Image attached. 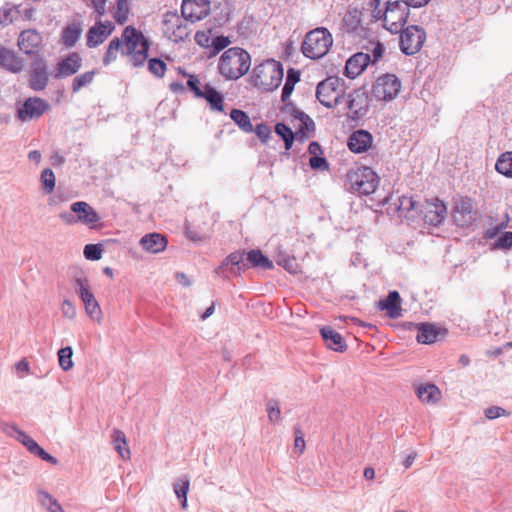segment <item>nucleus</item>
<instances>
[{"label":"nucleus","instance_id":"3","mask_svg":"<svg viewBox=\"0 0 512 512\" xmlns=\"http://www.w3.org/2000/svg\"><path fill=\"white\" fill-rule=\"evenodd\" d=\"M372 16L376 20H383L384 27L392 33H398L405 25L409 7L403 1L381 3L371 6Z\"/></svg>","mask_w":512,"mask_h":512},{"label":"nucleus","instance_id":"39","mask_svg":"<svg viewBox=\"0 0 512 512\" xmlns=\"http://www.w3.org/2000/svg\"><path fill=\"white\" fill-rule=\"evenodd\" d=\"M130 6L128 0H117L116 5L113 10V18L114 20L122 25L124 24L129 17Z\"/></svg>","mask_w":512,"mask_h":512},{"label":"nucleus","instance_id":"36","mask_svg":"<svg viewBox=\"0 0 512 512\" xmlns=\"http://www.w3.org/2000/svg\"><path fill=\"white\" fill-rule=\"evenodd\" d=\"M495 169L505 177L512 178V151L504 152L498 157Z\"/></svg>","mask_w":512,"mask_h":512},{"label":"nucleus","instance_id":"58","mask_svg":"<svg viewBox=\"0 0 512 512\" xmlns=\"http://www.w3.org/2000/svg\"><path fill=\"white\" fill-rule=\"evenodd\" d=\"M15 372L18 377L22 378L29 374L30 372V365L26 358H23L19 362L15 364Z\"/></svg>","mask_w":512,"mask_h":512},{"label":"nucleus","instance_id":"4","mask_svg":"<svg viewBox=\"0 0 512 512\" xmlns=\"http://www.w3.org/2000/svg\"><path fill=\"white\" fill-rule=\"evenodd\" d=\"M283 75V67L280 62L266 60L253 69L251 81L255 87L263 91H273L281 84Z\"/></svg>","mask_w":512,"mask_h":512},{"label":"nucleus","instance_id":"56","mask_svg":"<svg viewBox=\"0 0 512 512\" xmlns=\"http://www.w3.org/2000/svg\"><path fill=\"white\" fill-rule=\"evenodd\" d=\"M34 455L39 456L42 460L47 461V462H49V463H51L53 465H56L58 463V460L55 457H53L52 455L47 453L35 441H34Z\"/></svg>","mask_w":512,"mask_h":512},{"label":"nucleus","instance_id":"45","mask_svg":"<svg viewBox=\"0 0 512 512\" xmlns=\"http://www.w3.org/2000/svg\"><path fill=\"white\" fill-rule=\"evenodd\" d=\"M454 211L460 214H471L473 211V201L469 197H459L454 202Z\"/></svg>","mask_w":512,"mask_h":512},{"label":"nucleus","instance_id":"38","mask_svg":"<svg viewBox=\"0 0 512 512\" xmlns=\"http://www.w3.org/2000/svg\"><path fill=\"white\" fill-rule=\"evenodd\" d=\"M230 117L244 132L253 131V125L246 112L238 109H233L230 113Z\"/></svg>","mask_w":512,"mask_h":512},{"label":"nucleus","instance_id":"18","mask_svg":"<svg viewBox=\"0 0 512 512\" xmlns=\"http://www.w3.org/2000/svg\"><path fill=\"white\" fill-rule=\"evenodd\" d=\"M370 61L369 53L358 52L352 55L346 62L345 75L350 79L356 78L366 69Z\"/></svg>","mask_w":512,"mask_h":512},{"label":"nucleus","instance_id":"29","mask_svg":"<svg viewBox=\"0 0 512 512\" xmlns=\"http://www.w3.org/2000/svg\"><path fill=\"white\" fill-rule=\"evenodd\" d=\"M115 450L124 460L130 458V449L127 445V439L123 431L114 429L111 435Z\"/></svg>","mask_w":512,"mask_h":512},{"label":"nucleus","instance_id":"30","mask_svg":"<svg viewBox=\"0 0 512 512\" xmlns=\"http://www.w3.org/2000/svg\"><path fill=\"white\" fill-rule=\"evenodd\" d=\"M2 430L8 436L21 442L28 451L32 452V439L14 424H3Z\"/></svg>","mask_w":512,"mask_h":512},{"label":"nucleus","instance_id":"44","mask_svg":"<svg viewBox=\"0 0 512 512\" xmlns=\"http://www.w3.org/2000/svg\"><path fill=\"white\" fill-rule=\"evenodd\" d=\"M367 52L371 56V61L373 64L378 62L384 54L385 48L382 43L379 41H371L369 42V45L366 47Z\"/></svg>","mask_w":512,"mask_h":512},{"label":"nucleus","instance_id":"47","mask_svg":"<svg viewBox=\"0 0 512 512\" xmlns=\"http://www.w3.org/2000/svg\"><path fill=\"white\" fill-rule=\"evenodd\" d=\"M185 234L189 240L195 243L204 241L208 235L201 232L199 226H184Z\"/></svg>","mask_w":512,"mask_h":512},{"label":"nucleus","instance_id":"24","mask_svg":"<svg viewBox=\"0 0 512 512\" xmlns=\"http://www.w3.org/2000/svg\"><path fill=\"white\" fill-rule=\"evenodd\" d=\"M140 245L151 253H159L167 246V239L160 233H149L140 239Z\"/></svg>","mask_w":512,"mask_h":512},{"label":"nucleus","instance_id":"59","mask_svg":"<svg viewBox=\"0 0 512 512\" xmlns=\"http://www.w3.org/2000/svg\"><path fill=\"white\" fill-rule=\"evenodd\" d=\"M62 314L68 319H74L76 316V308L70 300H64L62 303Z\"/></svg>","mask_w":512,"mask_h":512},{"label":"nucleus","instance_id":"6","mask_svg":"<svg viewBox=\"0 0 512 512\" xmlns=\"http://www.w3.org/2000/svg\"><path fill=\"white\" fill-rule=\"evenodd\" d=\"M180 72L187 77V87L194 97L206 100L211 110L223 112L224 97L216 88L210 84H204L199 75L188 74L183 70Z\"/></svg>","mask_w":512,"mask_h":512},{"label":"nucleus","instance_id":"33","mask_svg":"<svg viewBox=\"0 0 512 512\" xmlns=\"http://www.w3.org/2000/svg\"><path fill=\"white\" fill-rule=\"evenodd\" d=\"M190 487V480L188 476H182L177 478L173 483V490L177 498L180 500L181 507L187 508V494Z\"/></svg>","mask_w":512,"mask_h":512},{"label":"nucleus","instance_id":"8","mask_svg":"<svg viewBox=\"0 0 512 512\" xmlns=\"http://www.w3.org/2000/svg\"><path fill=\"white\" fill-rule=\"evenodd\" d=\"M347 181L352 191L359 195H370L375 192L379 178L369 167H357L347 174Z\"/></svg>","mask_w":512,"mask_h":512},{"label":"nucleus","instance_id":"17","mask_svg":"<svg viewBox=\"0 0 512 512\" xmlns=\"http://www.w3.org/2000/svg\"><path fill=\"white\" fill-rule=\"evenodd\" d=\"M447 213V206L439 198L427 200L424 221L426 224H441Z\"/></svg>","mask_w":512,"mask_h":512},{"label":"nucleus","instance_id":"1","mask_svg":"<svg viewBox=\"0 0 512 512\" xmlns=\"http://www.w3.org/2000/svg\"><path fill=\"white\" fill-rule=\"evenodd\" d=\"M150 43L143 32L132 25L126 26L120 36L112 38L103 55L102 63L109 66L119 56L124 57L134 67L142 66L147 58Z\"/></svg>","mask_w":512,"mask_h":512},{"label":"nucleus","instance_id":"35","mask_svg":"<svg viewBox=\"0 0 512 512\" xmlns=\"http://www.w3.org/2000/svg\"><path fill=\"white\" fill-rule=\"evenodd\" d=\"M295 118L300 122L297 135L302 139H306L309 136V132L314 130L313 120L304 112L296 111Z\"/></svg>","mask_w":512,"mask_h":512},{"label":"nucleus","instance_id":"27","mask_svg":"<svg viewBox=\"0 0 512 512\" xmlns=\"http://www.w3.org/2000/svg\"><path fill=\"white\" fill-rule=\"evenodd\" d=\"M82 25L79 22L68 24L61 33V40L65 47H73L82 34Z\"/></svg>","mask_w":512,"mask_h":512},{"label":"nucleus","instance_id":"48","mask_svg":"<svg viewBox=\"0 0 512 512\" xmlns=\"http://www.w3.org/2000/svg\"><path fill=\"white\" fill-rule=\"evenodd\" d=\"M102 247L100 244H87L84 247V256L87 260L96 261L102 257Z\"/></svg>","mask_w":512,"mask_h":512},{"label":"nucleus","instance_id":"11","mask_svg":"<svg viewBox=\"0 0 512 512\" xmlns=\"http://www.w3.org/2000/svg\"><path fill=\"white\" fill-rule=\"evenodd\" d=\"M31 18L32 8L29 5H6L0 9V24L2 26L14 24L18 28H25Z\"/></svg>","mask_w":512,"mask_h":512},{"label":"nucleus","instance_id":"23","mask_svg":"<svg viewBox=\"0 0 512 512\" xmlns=\"http://www.w3.org/2000/svg\"><path fill=\"white\" fill-rule=\"evenodd\" d=\"M321 336L329 349L336 352H344L347 345L343 337L329 326H325L320 330Z\"/></svg>","mask_w":512,"mask_h":512},{"label":"nucleus","instance_id":"60","mask_svg":"<svg viewBox=\"0 0 512 512\" xmlns=\"http://www.w3.org/2000/svg\"><path fill=\"white\" fill-rule=\"evenodd\" d=\"M257 137L262 141V142H267V140L269 139L270 137V134H271V130L270 128L266 125V124H258L256 126V128L254 129Z\"/></svg>","mask_w":512,"mask_h":512},{"label":"nucleus","instance_id":"51","mask_svg":"<svg viewBox=\"0 0 512 512\" xmlns=\"http://www.w3.org/2000/svg\"><path fill=\"white\" fill-rule=\"evenodd\" d=\"M512 247V232H505L491 245V249H509Z\"/></svg>","mask_w":512,"mask_h":512},{"label":"nucleus","instance_id":"61","mask_svg":"<svg viewBox=\"0 0 512 512\" xmlns=\"http://www.w3.org/2000/svg\"><path fill=\"white\" fill-rule=\"evenodd\" d=\"M310 166L313 169H327L328 164L325 158L319 156H312L309 160Z\"/></svg>","mask_w":512,"mask_h":512},{"label":"nucleus","instance_id":"55","mask_svg":"<svg viewBox=\"0 0 512 512\" xmlns=\"http://www.w3.org/2000/svg\"><path fill=\"white\" fill-rule=\"evenodd\" d=\"M295 440H294V451L301 454L305 450V440L304 435L300 429V427L296 426L294 428Z\"/></svg>","mask_w":512,"mask_h":512},{"label":"nucleus","instance_id":"12","mask_svg":"<svg viewBox=\"0 0 512 512\" xmlns=\"http://www.w3.org/2000/svg\"><path fill=\"white\" fill-rule=\"evenodd\" d=\"M75 291L82 300L87 315L97 322H100L102 312L99 303L91 292L90 284L87 278L75 279Z\"/></svg>","mask_w":512,"mask_h":512},{"label":"nucleus","instance_id":"57","mask_svg":"<svg viewBox=\"0 0 512 512\" xmlns=\"http://www.w3.org/2000/svg\"><path fill=\"white\" fill-rule=\"evenodd\" d=\"M50 108V105L45 100L34 98V117H40Z\"/></svg>","mask_w":512,"mask_h":512},{"label":"nucleus","instance_id":"31","mask_svg":"<svg viewBox=\"0 0 512 512\" xmlns=\"http://www.w3.org/2000/svg\"><path fill=\"white\" fill-rule=\"evenodd\" d=\"M343 26L348 33H358L362 30L361 12L357 9L348 11L343 18Z\"/></svg>","mask_w":512,"mask_h":512},{"label":"nucleus","instance_id":"52","mask_svg":"<svg viewBox=\"0 0 512 512\" xmlns=\"http://www.w3.org/2000/svg\"><path fill=\"white\" fill-rule=\"evenodd\" d=\"M211 30L198 31L195 34V41L198 45L204 48L211 47L212 45Z\"/></svg>","mask_w":512,"mask_h":512},{"label":"nucleus","instance_id":"9","mask_svg":"<svg viewBox=\"0 0 512 512\" xmlns=\"http://www.w3.org/2000/svg\"><path fill=\"white\" fill-rule=\"evenodd\" d=\"M182 15L176 12H167L163 16L162 31L164 35L172 42L179 43L187 40L191 34V29Z\"/></svg>","mask_w":512,"mask_h":512},{"label":"nucleus","instance_id":"15","mask_svg":"<svg viewBox=\"0 0 512 512\" xmlns=\"http://www.w3.org/2000/svg\"><path fill=\"white\" fill-rule=\"evenodd\" d=\"M83 60L78 52H71L61 58L54 69V78L61 79L75 75L82 67Z\"/></svg>","mask_w":512,"mask_h":512},{"label":"nucleus","instance_id":"54","mask_svg":"<svg viewBox=\"0 0 512 512\" xmlns=\"http://www.w3.org/2000/svg\"><path fill=\"white\" fill-rule=\"evenodd\" d=\"M230 43H231V41H230L229 37L217 36L216 38H214L212 40L211 47L213 48V53L214 54L219 53L221 50L228 47L230 45Z\"/></svg>","mask_w":512,"mask_h":512},{"label":"nucleus","instance_id":"14","mask_svg":"<svg viewBox=\"0 0 512 512\" xmlns=\"http://www.w3.org/2000/svg\"><path fill=\"white\" fill-rule=\"evenodd\" d=\"M115 25L111 21H96L86 33V45L95 48L105 42L114 32Z\"/></svg>","mask_w":512,"mask_h":512},{"label":"nucleus","instance_id":"34","mask_svg":"<svg viewBox=\"0 0 512 512\" xmlns=\"http://www.w3.org/2000/svg\"><path fill=\"white\" fill-rule=\"evenodd\" d=\"M246 261L253 267H260L265 270L273 268V263L263 253L258 250H251L246 254Z\"/></svg>","mask_w":512,"mask_h":512},{"label":"nucleus","instance_id":"50","mask_svg":"<svg viewBox=\"0 0 512 512\" xmlns=\"http://www.w3.org/2000/svg\"><path fill=\"white\" fill-rule=\"evenodd\" d=\"M17 118L21 121L32 118V98H27L17 109Z\"/></svg>","mask_w":512,"mask_h":512},{"label":"nucleus","instance_id":"28","mask_svg":"<svg viewBox=\"0 0 512 512\" xmlns=\"http://www.w3.org/2000/svg\"><path fill=\"white\" fill-rule=\"evenodd\" d=\"M418 398L428 404H436L441 399V391L434 384L420 385L416 390Z\"/></svg>","mask_w":512,"mask_h":512},{"label":"nucleus","instance_id":"62","mask_svg":"<svg viewBox=\"0 0 512 512\" xmlns=\"http://www.w3.org/2000/svg\"><path fill=\"white\" fill-rule=\"evenodd\" d=\"M44 501H49L48 511L49 512H65L58 501L52 496H44Z\"/></svg>","mask_w":512,"mask_h":512},{"label":"nucleus","instance_id":"63","mask_svg":"<svg viewBox=\"0 0 512 512\" xmlns=\"http://www.w3.org/2000/svg\"><path fill=\"white\" fill-rule=\"evenodd\" d=\"M106 3L107 0H91V6L99 16H103L106 13Z\"/></svg>","mask_w":512,"mask_h":512},{"label":"nucleus","instance_id":"13","mask_svg":"<svg viewBox=\"0 0 512 512\" xmlns=\"http://www.w3.org/2000/svg\"><path fill=\"white\" fill-rule=\"evenodd\" d=\"M426 39L425 31L418 26H408L400 35V47L406 55L416 54Z\"/></svg>","mask_w":512,"mask_h":512},{"label":"nucleus","instance_id":"37","mask_svg":"<svg viewBox=\"0 0 512 512\" xmlns=\"http://www.w3.org/2000/svg\"><path fill=\"white\" fill-rule=\"evenodd\" d=\"M96 72L94 70L86 71L82 74L77 75L71 84V90L73 93L79 92L82 88L91 85L95 79Z\"/></svg>","mask_w":512,"mask_h":512},{"label":"nucleus","instance_id":"53","mask_svg":"<svg viewBox=\"0 0 512 512\" xmlns=\"http://www.w3.org/2000/svg\"><path fill=\"white\" fill-rule=\"evenodd\" d=\"M484 415L486 418L493 420L501 416H508L509 412H507L504 408L499 406H491L484 410Z\"/></svg>","mask_w":512,"mask_h":512},{"label":"nucleus","instance_id":"10","mask_svg":"<svg viewBox=\"0 0 512 512\" xmlns=\"http://www.w3.org/2000/svg\"><path fill=\"white\" fill-rule=\"evenodd\" d=\"M401 87V81L396 75L382 74L373 84L371 96L377 101L390 102L398 96Z\"/></svg>","mask_w":512,"mask_h":512},{"label":"nucleus","instance_id":"64","mask_svg":"<svg viewBox=\"0 0 512 512\" xmlns=\"http://www.w3.org/2000/svg\"><path fill=\"white\" fill-rule=\"evenodd\" d=\"M294 87H295L294 84L285 81L284 87L282 89V95H281V99H282L283 102H287L288 101V99L291 96V93L294 90Z\"/></svg>","mask_w":512,"mask_h":512},{"label":"nucleus","instance_id":"16","mask_svg":"<svg viewBox=\"0 0 512 512\" xmlns=\"http://www.w3.org/2000/svg\"><path fill=\"white\" fill-rule=\"evenodd\" d=\"M210 12L209 0H183L181 5L182 16L196 22L205 18Z\"/></svg>","mask_w":512,"mask_h":512},{"label":"nucleus","instance_id":"2","mask_svg":"<svg viewBox=\"0 0 512 512\" xmlns=\"http://www.w3.org/2000/svg\"><path fill=\"white\" fill-rule=\"evenodd\" d=\"M251 56L243 48L231 47L219 57L217 70L225 80H238L250 69Z\"/></svg>","mask_w":512,"mask_h":512},{"label":"nucleus","instance_id":"41","mask_svg":"<svg viewBox=\"0 0 512 512\" xmlns=\"http://www.w3.org/2000/svg\"><path fill=\"white\" fill-rule=\"evenodd\" d=\"M73 350L70 346L61 348L58 351L59 365L64 371L72 369L74 363L72 361Z\"/></svg>","mask_w":512,"mask_h":512},{"label":"nucleus","instance_id":"46","mask_svg":"<svg viewBox=\"0 0 512 512\" xmlns=\"http://www.w3.org/2000/svg\"><path fill=\"white\" fill-rule=\"evenodd\" d=\"M148 69L153 75L161 78L164 76L167 66L163 60L158 59V58H153V59H150L148 62Z\"/></svg>","mask_w":512,"mask_h":512},{"label":"nucleus","instance_id":"7","mask_svg":"<svg viewBox=\"0 0 512 512\" xmlns=\"http://www.w3.org/2000/svg\"><path fill=\"white\" fill-rule=\"evenodd\" d=\"M316 97L323 106L335 107L345 98L344 81L336 76L326 78L318 84Z\"/></svg>","mask_w":512,"mask_h":512},{"label":"nucleus","instance_id":"22","mask_svg":"<svg viewBox=\"0 0 512 512\" xmlns=\"http://www.w3.org/2000/svg\"><path fill=\"white\" fill-rule=\"evenodd\" d=\"M445 332L446 330L437 327L435 324L420 323L417 325L416 339L423 344H432L437 340L440 334Z\"/></svg>","mask_w":512,"mask_h":512},{"label":"nucleus","instance_id":"20","mask_svg":"<svg viewBox=\"0 0 512 512\" xmlns=\"http://www.w3.org/2000/svg\"><path fill=\"white\" fill-rule=\"evenodd\" d=\"M245 261L246 257L244 251L230 253L222 262V264L215 269V273L217 275L223 274L225 267L230 264L232 266L230 268V272L236 274L237 272H240L242 269L247 267V263Z\"/></svg>","mask_w":512,"mask_h":512},{"label":"nucleus","instance_id":"21","mask_svg":"<svg viewBox=\"0 0 512 512\" xmlns=\"http://www.w3.org/2000/svg\"><path fill=\"white\" fill-rule=\"evenodd\" d=\"M0 66L17 73L24 68V62L13 51L0 44Z\"/></svg>","mask_w":512,"mask_h":512},{"label":"nucleus","instance_id":"25","mask_svg":"<svg viewBox=\"0 0 512 512\" xmlns=\"http://www.w3.org/2000/svg\"><path fill=\"white\" fill-rule=\"evenodd\" d=\"M400 302L401 298L399 293L397 291H391L385 299L379 301L378 306L381 310H386L390 318H398L401 316Z\"/></svg>","mask_w":512,"mask_h":512},{"label":"nucleus","instance_id":"32","mask_svg":"<svg viewBox=\"0 0 512 512\" xmlns=\"http://www.w3.org/2000/svg\"><path fill=\"white\" fill-rule=\"evenodd\" d=\"M48 67L44 62L34 63V90H42L49 80Z\"/></svg>","mask_w":512,"mask_h":512},{"label":"nucleus","instance_id":"42","mask_svg":"<svg viewBox=\"0 0 512 512\" xmlns=\"http://www.w3.org/2000/svg\"><path fill=\"white\" fill-rule=\"evenodd\" d=\"M19 49L27 55L32 53V31L23 28L18 38Z\"/></svg>","mask_w":512,"mask_h":512},{"label":"nucleus","instance_id":"5","mask_svg":"<svg viewBox=\"0 0 512 512\" xmlns=\"http://www.w3.org/2000/svg\"><path fill=\"white\" fill-rule=\"evenodd\" d=\"M333 45V37L325 27H317L309 31L302 42L301 51L309 59L324 57Z\"/></svg>","mask_w":512,"mask_h":512},{"label":"nucleus","instance_id":"43","mask_svg":"<svg viewBox=\"0 0 512 512\" xmlns=\"http://www.w3.org/2000/svg\"><path fill=\"white\" fill-rule=\"evenodd\" d=\"M40 183L46 193L50 194L53 192L55 188V175L51 169L47 168L42 171Z\"/></svg>","mask_w":512,"mask_h":512},{"label":"nucleus","instance_id":"49","mask_svg":"<svg viewBox=\"0 0 512 512\" xmlns=\"http://www.w3.org/2000/svg\"><path fill=\"white\" fill-rule=\"evenodd\" d=\"M268 419L271 423H277L280 420L281 410L277 400L270 399L267 403Z\"/></svg>","mask_w":512,"mask_h":512},{"label":"nucleus","instance_id":"40","mask_svg":"<svg viewBox=\"0 0 512 512\" xmlns=\"http://www.w3.org/2000/svg\"><path fill=\"white\" fill-rule=\"evenodd\" d=\"M275 132L283 139L285 143V149L289 150L292 147L295 137V134L292 132V130L284 123H277L275 126Z\"/></svg>","mask_w":512,"mask_h":512},{"label":"nucleus","instance_id":"26","mask_svg":"<svg viewBox=\"0 0 512 512\" xmlns=\"http://www.w3.org/2000/svg\"><path fill=\"white\" fill-rule=\"evenodd\" d=\"M71 210L78 215V220L87 224H93L100 220L97 212L86 202H75L71 206Z\"/></svg>","mask_w":512,"mask_h":512},{"label":"nucleus","instance_id":"19","mask_svg":"<svg viewBox=\"0 0 512 512\" xmlns=\"http://www.w3.org/2000/svg\"><path fill=\"white\" fill-rule=\"evenodd\" d=\"M373 143L372 135L365 130L354 131L348 140V147L354 153L367 151Z\"/></svg>","mask_w":512,"mask_h":512}]
</instances>
